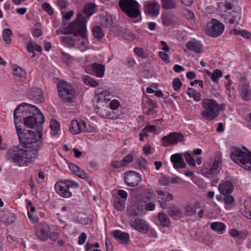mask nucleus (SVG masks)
I'll return each mask as SVG.
<instances>
[{
	"instance_id": "45",
	"label": "nucleus",
	"mask_w": 251,
	"mask_h": 251,
	"mask_svg": "<svg viewBox=\"0 0 251 251\" xmlns=\"http://www.w3.org/2000/svg\"><path fill=\"white\" fill-rule=\"evenodd\" d=\"M61 13L62 16V19L64 23L65 22L66 20H70L74 16L75 14V12L73 10H70L69 12H66L65 11H61ZM67 23L68 21H67V23L65 24H66Z\"/></svg>"
},
{
	"instance_id": "3",
	"label": "nucleus",
	"mask_w": 251,
	"mask_h": 251,
	"mask_svg": "<svg viewBox=\"0 0 251 251\" xmlns=\"http://www.w3.org/2000/svg\"><path fill=\"white\" fill-rule=\"evenodd\" d=\"M87 21V18L82 13H77L75 20L64 28L62 33L73 34L75 36L79 35L82 38H86V23Z\"/></svg>"
},
{
	"instance_id": "32",
	"label": "nucleus",
	"mask_w": 251,
	"mask_h": 251,
	"mask_svg": "<svg viewBox=\"0 0 251 251\" xmlns=\"http://www.w3.org/2000/svg\"><path fill=\"white\" fill-rule=\"evenodd\" d=\"M96 11V5L93 3H88L85 4L84 7L83 12L89 18Z\"/></svg>"
},
{
	"instance_id": "30",
	"label": "nucleus",
	"mask_w": 251,
	"mask_h": 251,
	"mask_svg": "<svg viewBox=\"0 0 251 251\" xmlns=\"http://www.w3.org/2000/svg\"><path fill=\"white\" fill-rule=\"evenodd\" d=\"M186 48L190 50L194 51L196 53L201 51L202 45L199 42L189 41L186 45Z\"/></svg>"
},
{
	"instance_id": "41",
	"label": "nucleus",
	"mask_w": 251,
	"mask_h": 251,
	"mask_svg": "<svg viewBox=\"0 0 251 251\" xmlns=\"http://www.w3.org/2000/svg\"><path fill=\"white\" fill-rule=\"evenodd\" d=\"M100 25L104 27H110L112 25L113 20L111 17L109 15H106L101 18L100 21Z\"/></svg>"
},
{
	"instance_id": "17",
	"label": "nucleus",
	"mask_w": 251,
	"mask_h": 251,
	"mask_svg": "<svg viewBox=\"0 0 251 251\" xmlns=\"http://www.w3.org/2000/svg\"><path fill=\"white\" fill-rule=\"evenodd\" d=\"M156 192L158 195V202L160 207L163 209H166L168 207L167 202L173 200V195L162 190H157Z\"/></svg>"
},
{
	"instance_id": "49",
	"label": "nucleus",
	"mask_w": 251,
	"mask_h": 251,
	"mask_svg": "<svg viewBox=\"0 0 251 251\" xmlns=\"http://www.w3.org/2000/svg\"><path fill=\"white\" fill-rule=\"evenodd\" d=\"M97 94L98 95H100L101 97L104 98V100L105 101H108L110 100V99L107 98V97L112 95V92L108 91L107 90L100 91V90H98Z\"/></svg>"
},
{
	"instance_id": "34",
	"label": "nucleus",
	"mask_w": 251,
	"mask_h": 251,
	"mask_svg": "<svg viewBox=\"0 0 251 251\" xmlns=\"http://www.w3.org/2000/svg\"><path fill=\"white\" fill-rule=\"evenodd\" d=\"M168 214L172 218L180 217L182 215V212L176 206L172 205L168 208Z\"/></svg>"
},
{
	"instance_id": "23",
	"label": "nucleus",
	"mask_w": 251,
	"mask_h": 251,
	"mask_svg": "<svg viewBox=\"0 0 251 251\" xmlns=\"http://www.w3.org/2000/svg\"><path fill=\"white\" fill-rule=\"evenodd\" d=\"M28 97L35 101L41 102L44 99V93L43 91L37 87H34L31 89L28 93Z\"/></svg>"
},
{
	"instance_id": "64",
	"label": "nucleus",
	"mask_w": 251,
	"mask_h": 251,
	"mask_svg": "<svg viewBox=\"0 0 251 251\" xmlns=\"http://www.w3.org/2000/svg\"><path fill=\"white\" fill-rule=\"evenodd\" d=\"M170 182L172 184L177 183L182 184L184 183V181L180 177L176 176L173 177L171 179Z\"/></svg>"
},
{
	"instance_id": "19",
	"label": "nucleus",
	"mask_w": 251,
	"mask_h": 251,
	"mask_svg": "<svg viewBox=\"0 0 251 251\" xmlns=\"http://www.w3.org/2000/svg\"><path fill=\"white\" fill-rule=\"evenodd\" d=\"M222 156L220 154H217L214 158V162L210 169L204 170V176L207 177H210L214 175L217 174L219 172L220 164L221 163Z\"/></svg>"
},
{
	"instance_id": "6",
	"label": "nucleus",
	"mask_w": 251,
	"mask_h": 251,
	"mask_svg": "<svg viewBox=\"0 0 251 251\" xmlns=\"http://www.w3.org/2000/svg\"><path fill=\"white\" fill-rule=\"evenodd\" d=\"M231 159L246 170L251 171V152H245L237 148L230 154Z\"/></svg>"
},
{
	"instance_id": "63",
	"label": "nucleus",
	"mask_w": 251,
	"mask_h": 251,
	"mask_svg": "<svg viewBox=\"0 0 251 251\" xmlns=\"http://www.w3.org/2000/svg\"><path fill=\"white\" fill-rule=\"evenodd\" d=\"M169 178L166 176H162L159 180V184L163 186H168L170 183Z\"/></svg>"
},
{
	"instance_id": "37",
	"label": "nucleus",
	"mask_w": 251,
	"mask_h": 251,
	"mask_svg": "<svg viewBox=\"0 0 251 251\" xmlns=\"http://www.w3.org/2000/svg\"><path fill=\"white\" fill-rule=\"evenodd\" d=\"M211 228L219 233H223V231L225 230V225L221 222H214L210 225Z\"/></svg>"
},
{
	"instance_id": "53",
	"label": "nucleus",
	"mask_w": 251,
	"mask_h": 251,
	"mask_svg": "<svg viewBox=\"0 0 251 251\" xmlns=\"http://www.w3.org/2000/svg\"><path fill=\"white\" fill-rule=\"evenodd\" d=\"M42 7L43 9L50 15H52L53 14V10L49 3L45 2L42 4Z\"/></svg>"
},
{
	"instance_id": "50",
	"label": "nucleus",
	"mask_w": 251,
	"mask_h": 251,
	"mask_svg": "<svg viewBox=\"0 0 251 251\" xmlns=\"http://www.w3.org/2000/svg\"><path fill=\"white\" fill-rule=\"evenodd\" d=\"M137 163L141 169H147V160L143 157H140L138 159Z\"/></svg>"
},
{
	"instance_id": "11",
	"label": "nucleus",
	"mask_w": 251,
	"mask_h": 251,
	"mask_svg": "<svg viewBox=\"0 0 251 251\" xmlns=\"http://www.w3.org/2000/svg\"><path fill=\"white\" fill-rule=\"evenodd\" d=\"M150 201L149 197H143L139 200L137 202H133L131 203L127 209V214L129 216L136 217L139 215V212L143 210V206L140 204V202H144L145 203Z\"/></svg>"
},
{
	"instance_id": "42",
	"label": "nucleus",
	"mask_w": 251,
	"mask_h": 251,
	"mask_svg": "<svg viewBox=\"0 0 251 251\" xmlns=\"http://www.w3.org/2000/svg\"><path fill=\"white\" fill-rule=\"evenodd\" d=\"M83 82L89 86L92 87H97L99 85V82L95 80L94 78H91L89 76L84 75L82 77Z\"/></svg>"
},
{
	"instance_id": "62",
	"label": "nucleus",
	"mask_w": 251,
	"mask_h": 251,
	"mask_svg": "<svg viewBox=\"0 0 251 251\" xmlns=\"http://www.w3.org/2000/svg\"><path fill=\"white\" fill-rule=\"evenodd\" d=\"M118 195L119 196V198H122L123 200H124L125 201L126 200L127 198V193L123 190H119L117 193Z\"/></svg>"
},
{
	"instance_id": "13",
	"label": "nucleus",
	"mask_w": 251,
	"mask_h": 251,
	"mask_svg": "<svg viewBox=\"0 0 251 251\" xmlns=\"http://www.w3.org/2000/svg\"><path fill=\"white\" fill-rule=\"evenodd\" d=\"M222 17L226 23L238 24L239 21L241 18V10L240 9L233 10L230 12L225 11L222 14Z\"/></svg>"
},
{
	"instance_id": "46",
	"label": "nucleus",
	"mask_w": 251,
	"mask_h": 251,
	"mask_svg": "<svg viewBox=\"0 0 251 251\" xmlns=\"http://www.w3.org/2000/svg\"><path fill=\"white\" fill-rule=\"evenodd\" d=\"M12 31L10 29L6 28L3 30L2 32V39L6 44H9L11 42L10 36Z\"/></svg>"
},
{
	"instance_id": "61",
	"label": "nucleus",
	"mask_w": 251,
	"mask_h": 251,
	"mask_svg": "<svg viewBox=\"0 0 251 251\" xmlns=\"http://www.w3.org/2000/svg\"><path fill=\"white\" fill-rule=\"evenodd\" d=\"M111 166L115 168H119L121 167H125L122 160L120 161H113L111 163Z\"/></svg>"
},
{
	"instance_id": "39",
	"label": "nucleus",
	"mask_w": 251,
	"mask_h": 251,
	"mask_svg": "<svg viewBox=\"0 0 251 251\" xmlns=\"http://www.w3.org/2000/svg\"><path fill=\"white\" fill-rule=\"evenodd\" d=\"M93 35L98 39L102 38L105 35L104 32L100 26H94L92 30Z\"/></svg>"
},
{
	"instance_id": "35",
	"label": "nucleus",
	"mask_w": 251,
	"mask_h": 251,
	"mask_svg": "<svg viewBox=\"0 0 251 251\" xmlns=\"http://www.w3.org/2000/svg\"><path fill=\"white\" fill-rule=\"evenodd\" d=\"M158 218L161 226L167 227L170 226L171 224L170 219L166 214L163 213H159L158 214Z\"/></svg>"
},
{
	"instance_id": "47",
	"label": "nucleus",
	"mask_w": 251,
	"mask_h": 251,
	"mask_svg": "<svg viewBox=\"0 0 251 251\" xmlns=\"http://www.w3.org/2000/svg\"><path fill=\"white\" fill-rule=\"evenodd\" d=\"M184 156L188 165L195 166L196 163L194 158L191 156L190 153L188 152H186L184 154Z\"/></svg>"
},
{
	"instance_id": "29",
	"label": "nucleus",
	"mask_w": 251,
	"mask_h": 251,
	"mask_svg": "<svg viewBox=\"0 0 251 251\" xmlns=\"http://www.w3.org/2000/svg\"><path fill=\"white\" fill-rule=\"evenodd\" d=\"M0 219L1 222L8 225L14 222L16 216L13 213L6 212L0 215Z\"/></svg>"
},
{
	"instance_id": "10",
	"label": "nucleus",
	"mask_w": 251,
	"mask_h": 251,
	"mask_svg": "<svg viewBox=\"0 0 251 251\" xmlns=\"http://www.w3.org/2000/svg\"><path fill=\"white\" fill-rule=\"evenodd\" d=\"M184 137L182 134L178 132H172L167 136L161 138L162 145L164 147H168L170 145H176L178 142H183Z\"/></svg>"
},
{
	"instance_id": "24",
	"label": "nucleus",
	"mask_w": 251,
	"mask_h": 251,
	"mask_svg": "<svg viewBox=\"0 0 251 251\" xmlns=\"http://www.w3.org/2000/svg\"><path fill=\"white\" fill-rule=\"evenodd\" d=\"M156 103L152 100H148L143 103L144 113L147 115H153L156 112Z\"/></svg>"
},
{
	"instance_id": "36",
	"label": "nucleus",
	"mask_w": 251,
	"mask_h": 251,
	"mask_svg": "<svg viewBox=\"0 0 251 251\" xmlns=\"http://www.w3.org/2000/svg\"><path fill=\"white\" fill-rule=\"evenodd\" d=\"M186 93L190 98H192L196 101H199L201 100V93L192 88H188Z\"/></svg>"
},
{
	"instance_id": "56",
	"label": "nucleus",
	"mask_w": 251,
	"mask_h": 251,
	"mask_svg": "<svg viewBox=\"0 0 251 251\" xmlns=\"http://www.w3.org/2000/svg\"><path fill=\"white\" fill-rule=\"evenodd\" d=\"M102 116L104 118L112 120H116L119 118V116L116 115L113 111L107 113L106 114H103Z\"/></svg>"
},
{
	"instance_id": "4",
	"label": "nucleus",
	"mask_w": 251,
	"mask_h": 251,
	"mask_svg": "<svg viewBox=\"0 0 251 251\" xmlns=\"http://www.w3.org/2000/svg\"><path fill=\"white\" fill-rule=\"evenodd\" d=\"M59 97L64 102H72L76 95L74 86L70 82L61 80L57 85Z\"/></svg>"
},
{
	"instance_id": "60",
	"label": "nucleus",
	"mask_w": 251,
	"mask_h": 251,
	"mask_svg": "<svg viewBox=\"0 0 251 251\" xmlns=\"http://www.w3.org/2000/svg\"><path fill=\"white\" fill-rule=\"evenodd\" d=\"M75 174L79 177L82 179H87L88 178L87 174L83 170L80 169L78 170L77 173H75Z\"/></svg>"
},
{
	"instance_id": "1",
	"label": "nucleus",
	"mask_w": 251,
	"mask_h": 251,
	"mask_svg": "<svg viewBox=\"0 0 251 251\" xmlns=\"http://www.w3.org/2000/svg\"><path fill=\"white\" fill-rule=\"evenodd\" d=\"M18 134L20 142L18 146L9 150L6 158L20 166H26L34 162L42 143V132L39 130H22Z\"/></svg>"
},
{
	"instance_id": "33",
	"label": "nucleus",
	"mask_w": 251,
	"mask_h": 251,
	"mask_svg": "<svg viewBox=\"0 0 251 251\" xmlns=\"http://www.w3.org/2000/svg\"><path fill=\"white\" fill-rule=\"evenodd\" d=\"M162 8L165 10L175 9L176 7V0H160Z\"/></svg>"
},
{
	"instance_id": "9",
	"label": "nucleus",
	"mask_w": 251,
	"mask_h": 251,
	"mask_svg": "<svg viewBox=\"0 0 251 251\" xmlns=\"http://www.w3.org/2000/svg\"><path fill=\"white\" fill-rule=\"evenodd\" d=\"M224 29L225 26L222 23L215 19H212L207 25L206 32L207 35L217 37L223 34Z\"/></svg>"
},
{
	"instance_id": "52",
	"label": "nucleus",
	"mask_w": 251,
	"mask_h": 251,
	"mask_svg": "<svg viewBox=\"0 0 251 251\" xmlns=\"http://www.w3.org/2000/svg\"><path fill=\"white\" fill-rule=\"evenodd\" d=\"M182 86V83L178 78H176L173 81V87L175 91H177L180 89Z\"/></svg>"
},
{
	"instance_id": "7",
	"label": "nucleus",
	"mask_w": 251,
	"mask_h": 251,
	"mask_svg": "<svg viewBox=\"0 0 251 251\" xmlns=\"http://www.w3.org/2000/svg\"><path fill=\"white\" fill-rule=\"evenodd\" d=\"M121 10L130 18H136L140 16V5L135 0H119Z\"/></svg>"
},
{
	"instance_id": "27",
	"label": "nucleus",
	"mask_w": 251,
	"mask_h": 251,
	"mask_svg": "<svg viewBox=\"0 0 251 251\" xmlns=\"http://www.w3.org/2000/svg\"><path fill=\"white\" fill-rule=\"evenodd\" d=\"M239 94L241 97L245 100H249L251 99V90L250 85L244 84L239 87Z\"/></svg>"
},
{
	"instance_id": "58",
	"label": "nucleus",
	"mask_w": 251,
	"mask_h": 251,
	"mask_svg": "<svg viewBox=\"0 0 251 251\" xmlns=\"http://www.w3.org/2000/svg\"><path fill=\"white\" fill-rule=\"evenodd\" d=\"M56 3L61 9H64L68 6V0H57Z\"/></svg>"
},
{
	"instance_id": "28",
	"label": "nucleus",
	"mask_w": 251,
	"mask_h": 251,
	"mask_svg": "<svg viewBox=\"0 0 251 251\" xmlns=\"http://www.w3.org/2000/svg\"><path fill=\"white\" fill-rule=\"evenodd\" d=\"M112 234L113 237L121 243L126 244L129 240V235L127 233L119 230L113 231Z\"/></svg>"
},
{
	"instance_id": "31",
	"label": "nucleus",
	"mask_w": 251,
	"mask_h": 251,
	"mask_svg": "<svg viewBox=\"0 0 251 251\" xmlns=\"http://www.w3.org/2000/svg\"><path fill=\"white\" fill-rule=\"evenodd\" d=\"M207 75L210 77L211 80L215 83L219 82V78L223 75V73L220 69H215L212 73L208 70L206 71Z\"/></svg>"
},
{
	"instance_id": "12",
	"label": "nucleus",
	"mask_w": 251,
	"mask_h": 251,
	"mask_svg": "<svg viewBox=\"0 0 251 251\" xmlns=\"http://www.w3.org/2000/svg\"><path fill=\"white\" fill-rule=\"evenodd\" d=\"M142 179L141 176L136 172L128 171L124 174L125 183L128 186H137Z\"/></svg>"
},
{
	"instance_id": "20",
	"label": "nucleus",
	"mask_w": 251,
	"mask_h": 251,
	"mask_svg": "<svg viewBox=\"0 0 251 251\" xmlns=\"http://www.w3.org/2000/svg\"><path fill=\"white\" fill-rule=\"evenodd\" d=\"M145 13L151 16H157L160 10V5L155 1H147L144 6Z\"/></svg>"
},
{
	"instance_id": "18",
	"label": "nucleus",
	"mask_w": 251,
	"mask_h": 251,
	"mask_svg": "<svg viewBox=\"0 0 251 251\" xmlns=\"http://www.w3.org/2000/svg\"><path fill=\"white\" fill-rule=\"evenodd\" d=\"M69 130L74 134H77L80 132H85L87 131L86 123L83 121L78 122L77 120H73L71 122Z\"/></svg>"
},
{
	"instance_id": "55",
	"label": "nucleus",
	"mask_w": 251,
	"mask_h": 251,
	"mask_svg": "<svg viewBox=\"0 0 251 251\" xmlns=\"http://www.w3.org/2000/svg\"><path fill=\"white\" fill-rule=\"evenodd\" d=\"M133 155L131 154H128V155L125 156L122 160L125 167L127 165L131 163L133 161Z\"/></svg>"
},
{
	"instance_id": "26",
	"label": "nucleus",
	"mask_w": 251,
	"mask_h": 251,
	"mask_svg": "<svg viewBox=\"0 0 251 251\" xmlns=\"http://www.w3.org/2000/svg\"><path fill=\"white\" fill-rule=\"evenodd\" d=\"M22 106V104L17 107L14 113L15 124L16 126L17 133L21 132L23 130L21 128V125H20V124H22L23 123V120L22 119V115L21 114V112H20Z\"/></svg>"
},
{
	"instance_id": "59",
	"label": "nucleus",
	"mask_w": 251,
	"mask_h": 251,
	"mask_svg": "<svg viewBox=\"0 0 251 251\" xmlns=\"http://www.w3.org/2000/svg\"><path fill=\"white\" fill-rule=\"evenodd\" d=\"M120 105V103L117 100H113L109 103V107L112 110L117 109Z\"/></svg>"
},
{
	"instance_id": "51",
	"label": "nucleus",
	"mask_w": 251,
	"mask_h": 251,
	"mask_svg": "<svg viewBox=\"0 0 251 251\" xmlns=\"http://www.w3.org/2000/svg\"><path fill=\"white\" fill-rule=\"evenodd\" d=\"M134 52L137 55L143 58L147 57V55L145 53L144 49L141 48H135L134 49Z\"/></svg>"
},
{
	"instance_id": "54",
	"label": "nucleus",
	"mask_w": 251,
	"mask_h": 251,
	"mask_svg": "<svg viewBox=\"0 0 251 251\" xmlns=\"http://www.w3.org/2000/svg\"><path fill=\"white\" fill-rule=\"evenodd\" d=\"M60 125L55 120H51L50 123V127L51 130L57 131L59 129Z\"/></svg>"
},
{
	"instance_id": "57",
	"label": "nucleus",
	"mask_w": 251,
	"mask_h": 251,
	"mask_svg": "<svg viewBox=\"0 0 251 251\" xmlns=\"http://www.w3.org/2000/svg\"><path fill=\"white\" fill-rule=\"evenodd\" d=\"M123 36L126 39L131 41H133L136 38L135 35L129 31H126Z\"/></svg>"
},
{
	"instance_id": "8",
	"label": "nucleus",
	"mask_w": 251,
	"mask_h": 251,
	"mask_svg": "<svg viewBox=\"0 0 251 251\" xmlns=\"http://www.w3.org/2000/svg\"><path fill=\"white\" fill-rule=\"evenodd\" d=\"M33 109V112L32 115L27 116L24 118V124L25 126L34 128L38 127L39 126L44 122L45 118L43 115L36 107L32 106L31 107Z\"/></svg>"
},
{
	"instance_id": "43",
	"label": "nucleus",
	"mask_w": 251,
	"mask_h": 251,
	"mask_svg": "<svg viewBox=\"0 0 251 251\" xmlns=\"http://www.w3.org/2000/svg\"><path fill=\"white\" fill-rule=\"evenodd\" d=\"M61 41L64 45L68 47H72L75 43V40L70 37H62Z\"/></svg>"
},
{
	"instance_id": "40",
	"label": "nucleus",
	"mask_w": 251,
	"mask_h": 251,
	"mask_svg": "<svg viewBox=\"0 0 251 251\" xmlns=\"http://www.w3.org/2000/svg\"><path fill=\"white\" fill-rule=\"evenodd\" d=\"M114 206L118 211H123L125 208V201L119 197H116L114 200Z\"/></svg>"
},
{
	"instance_id": "14",
	"label": "nucleus",
	"mask_w": 251,
	"mask_h": 251,
	"mask_svg": "<svg viewBox=\"0 0 251 251\" xmlns=\"http://www.w3.org/2000/svg\"><path fill=\"white\" fill-rule=\"evenodd\" d=\"M35 231L36 235L39 240L45 241L49 238L50 228L46 223H39L36 226Z\"/></svg>"
},
{
	"instance_id": "25",
	"label": "nucleus",
	"mask_w": 251,
	"mask_h": 251,
	"mask_svg": "<svg viewBox=\"0 0 251 251\" xmlns=\"http://www.w3.org/2000/svg\"><path fill=\"white\" fill-rule=\"evenodd\" d=\"M201 207L200 202L196 201L194 203H187L184 206V210L187 216H191L197 213V209Z\"/></svg>"
},
{
	"instance_id": "22",
	"label": "nucleus",
	"mask_w": 251,
	"mask_h": 251,
	"mask_svg": "<svg viewBox=\"0 0 251 251\" xmlns=\"http://www.w3.org/2000/svg\"><path fill=\"white\" fill-rule=\"evenodd\" d=\"M234 186L230 181H224L218 186V190L222 195L230 194L233 191Z\"/></svg>"
},
{
	"instance_id": "16",
	"label": "nucleus",
	"mask_w": 251,
	"mask_h": 251,
	"mask_svg": "<svg viewBox=\"0 0 251 251\" xmlns=\"http://www.w3.org/2000/svg\"><path fill=\"white\" fill-rule=\"evenodd\" d=\"M86 72L98 77H102L105 72V66L101 64L94 63L87 67Z\"/></svg>"
},
{
	"instance_id": "48",
	"label": "nucleus",
	"mask_w": 251,
	"mask_h": 251,
	"mask_svg": "<svg viewBox=\"0 0 251 251\" xmlns=\"http://www.w3.org/2000/svg\"><path fill=\"white\" fill-rule=\"evenodd\" d=\"M225 197L223 201L226 204L230 205L234 203L235 200L234 197L230 194L223 195Z\"/></svg>"
},
{
	"instance_id": "2",
	"label": "nucleus",
	"mask_w": 251,
	"mask_h": 251,
	"mask_svg": "<svg viewBox=\"0 0 251 251\" xmlns=\"http://www.w3.org/2000/svg\"><path fill=\"white\" fill-rule=\"evenodd\" d=\"M201 106L203 110L201 115L204 119L212 121L219 115L221 111L225 109V104H219L216 100L213 99L205 98L202 100Z\"/></svg>"
},
{
	"instance_id": "38",
	"label": "nucleus",
	"mask_w": 251,
	"mask_h": 251,
	"mask_svg": "<svg viewBox=\"0 0 251 251\" xmlns=\"http://www.w3.org/2000/svg\"><path fill=\"white\" fill-rule=\"evenodd\" d=\"M27 50L31 53H34L35 50L41 52L42 51V48L35 42H29L27 45Z\"/></svg>"
},
{
	"instance_id": "15",
	"label": "nucleus",
	"mask_w": 251,
	"mask_h": 251,
	"mask_svg": "<svg viewBox=\"0 0 251 251\" xmlns=\"http://www.w3.org/2000/svg\"><path fill=\"white\" fill-rule=\"evenodd\" d=\"M129 225L133 228L143 233L148 232L150 228L149 225L143 219L141 218L130 220Z\"/></svg>"
},
{
	"instance_id": "5",
	"label": "nucleus",
	"mask_w": 251,
	"mask_h": 251,
	"mask_svg": "<svg viewBox=\"0 0 251 251\" xmlns=\"http://www.w3.org/2000/svg\"><path fill=\"white\" fill-rule=\"evenodd\" d=\"M79 187V184L71 180L63 179L58 181L54 185L56 193L61 197L69 198L72 196V190Z\"/></svg>"
},
{
	"instance_id": "44",
	"label": "nucleus",
	"mask_w": 251,
	"mask_h": 251,
	"mask_svg": "<svg viewBox=\"0 0 251 251\" xmlns=\"http://www.w3.org/2000/svg\"><path fill=\"white\" fill-rule=\"evenodd\" d=\"M13 75L21 78H25L26 76V72L21 67H17L13 69Z\"/></svg>"
},
{
	"instance_id": "21",
	"label": "nucleus",
	"mask_w": 251,
	"mask_h": 251,
	"mask_svg": "<svg viewBox=\"0 0 251 251\" xmlns=\"http://www.w3.org/2000/svg\"><path fill=\"white\" fill-rule=\"evenodd\" d=\"M171 161L176 169L179 168L183 169L186 166V164L183 160L182 155L180 153H175L171 156Z\"/></svg>"
}]
</instances>
